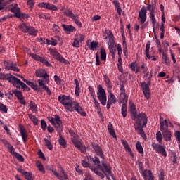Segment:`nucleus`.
<instances>
[{
  "instance_id": "obj_1",
  "label": "nucleus",
  "mask_w": 180,
  "mask_h": 180,
  "mask_svg": "<svg viewBox=\"0 0 180 180\" xmlns=\"http://www.w3.org/2000/svg\"><path fill=\"white\" fill-rule=\"evenodd\" d=\"M129 110L131 116L133 120H138L139 122H143V126L147 125V115L144 112L137 113V110L136 109V105L133 102H129Z\"/></svg>"
},
{
  "instance_id": "obj_2",
  "label": "nucleus",
  "mask_w": 180,
  "mask_h": 180,
  "mask_svg": "<svg viewBox=\"0 0 180 180\" xmlns=\"http://www.w3.org/2000/svg\"><path fill=\"white\" fill-rule=\"evenodd\" d=\"M58 101L61 105H63V106L65 108V109H68V108H72L74 103L75 101L72 100V98L70 96H65V95H60L58 98Z\"/></svg>"
},
{
  "instance_id": "obj_3",
  "label": "nucleus",
  "mask_w": 180,
  "mask_h": 180,
  "mask_svg": "<svg viewBox=\"0 0 180 180\" xmlns=\"http://www.w3.org/2000/svg\"><path fill=\"white\" fill-rule=\"evenodd\" d=\"M49 122L52 126H54L57 133L60 134V133L63 131L64 125H63V121L60 118L59 115H56L54 118H49Z\"/></svg>"
},
{
  "instance_id": "obj_4",
  "label": "nucleus",
  "mask_w": 180,
  "mask_h": 180,
  "mask_svg": "<svg viewBox=\"0 0 180 180\" xmlns=\"http://www.w3.org/2000/svg\"><path fill=\"white\" fill-rule=\"evenodd\" d=\"M147 11H149L150 15L149 18L152 22V27L153 28V32H155V26L158 25V22H157V19H155V6L148 4L146 7Z\"/></svg>"
},
{
  "instance_id": "obj_5",
  "label": "nucleus",
  "mask_w": 180,
  "mask_h": 180,
  "mask_svg": "<svg viewBox=\"0 0 180 180\" xmlns=\"http://www.w3.org/2000/svg\"><path fill=\"white\" fill-rule=\"evenodd\" d=\"M97 88L98 89L97 91V98L98 101H100L101 105H103V106H105L107 102L106 91L101 84H99Z\"/></svg>"
},
{
  "instance_id": "obj_6",
  "label": "nucleus",
  "mask_w": 180,
  "mask_h": 180,
  "mask_svg": "<svg viewBox=\"0 0 180 180\" xmlns=\"http://www.w3.org/2000/svg\"><path fill=\"white\" fill-rule=\"evenodd\" d=\"M20 27L24 33H28L30 36H37L38 31L34 28V27L27 25L26 22H22Z\"/></svg>"
},
{
  "instance_id": "obj_7",
  "label": "nucleus",
  "mask_w": 180,
  "mask_h": 180,
  "mask_svg": "<svg viewBox=\"0 0 180 180\" xmlns=\"http://www.w3.org/2000/svg\"><path fill=\"white\" fill-rule=\"evenodd\" d=\"M74 110H75V112H77V113H79V115H81V116H83L84 117L86 116V112L84 110V108H82V107L79 105V103L77 101H75L72 108H68V112H74Z\"/></svg>"
},
{
  "instance_id": "obj_8",
  "label": "nucleus",
  "mask_w": 180,
  "mask_h": 180,
  "mask_svg": "<svg viewBox=\"0 0 180 180\" xmlns=\"http://www.w3.org/2000/svg\"><path fill=\"white\" fill-rule=\"evenodd\" d=\"M152 147L158 154H161L163 157H167V150H165V146L156 143L155 142L152 143Z\"/></svg>"
},
{
  "instance_id": "obj_9",
  "label": "nucleus",
  "mask_w": 180,
  "mask_h": 180,
  "mask_svg": "<svg viewBox=\"0 0 180 180\" xmlns=\"http://www.w3.org/2000/svg\"><path fill=\"white\" fill-rule=\"evenodd\" d=\"M50 53L52 55L53 58L57 60V61H59V63H62V64H68V60H67L61 54L59 53L58 51H57L56 49H50L49 50Z\"/></svg>"
},
{
  "instance_id": "obj_10",
  "label": "nucleus",
  "mask_w": 180,
  "mask_h": 180,
  "mask_svg": "<svg viewBox=\"0 0 180 180\" xmlns=\"http://www.w3.org/2000/svg\"><path fill=\"white\" fill-rule=\"evenodd\" d=\"M49 171H51V172H52L55 176H56V178H58L59 180H68V174L67 173H65V171H64V169L61 168L60 169V172L62 174H59L58 172H57V171L56 169H54L53 167H50L49 169Z\"/></svg>"
},
{
  "instance_id": "obj_11",
  "label": "nucleus",
  "mask_w": 180,
  "mask_h": 180,
  "mask_svg": "<svg viewBox=\"0 0 180 180\" xmlns=\"http://www.w3.org/2000/svg\"><path fill=\"white\" fill-rule=\"evenodd\" d=\"M134 121L136 122L134 124L135 130H136L139 134H140V136H141L144 139V137H146V134H144V129H143V127H146L147 125L144 126V123L143 122V121Z\"/></svg>"
},
{
  "instance_id": "obj_12",
  "label": "nucleus",
  "mask_w": 180,
  "mask_h": 180,
  "mask_svg": "<svg viewBox=\"0 0 180 180\" xmlns=\"http://www.w3.org/2000/svg\"><path fill=\"white\" fill-rule=\"evenodd\" d=\"M35 75L38 78H44L45 82L49 83L50 82V80L49 79V74H47V72L44 69H37L35 71Z\"/></svg>"
},
{
  "instance_id": "obj_13",
  "label": "nucleus",
  "mask_w": 180,
  "mask_h": 180,
  "mask_svg": "<svg viewBox=\"0 0 180 180\" xmlns=\"http://www.w3.org/2000/svg\"><path fill=\"white\" fill-rule=\"evenodd\" d=\"M151 84H148V83L146 82H143L141 84V86L142 88V91H143V94L145 96V98H146L147 99H150V96H151V94L150 93V86Z\"/></svg>"
},
{
  "instance_id": "obj_14",
  "label": "nucleus",
  "mask_w": 180,
  "mask_h": 180,
  "mask_svg": "<svg viewBox=\"0 0 180 180\" xmlns=\"http://www.w3.org/2000/svg\"><path fill=\"white\" fill-rule=\"evenodd\" d=\"M13 85V86H16L18 89H20L21 86V88H22V89H24V91H26L27 92H29V91H30V88L17 77L15 78V80Z\"/></svg>"
},
{
  "instance_id": "obj_15",
  "label": "nucleus",
  "mask_w": 180,
  "mask_h": 180,
  "mask_svg": "<svg viewBox=\"0 0 180 180\" xmlns=\"http://www.w3.org/2000/svg\"><path fill=\"white\" fill-rule=\"evenodd\" d=\"M0 79H3L4 81L7 80L10 84H13L15 83V81L16 79V77L12 76V74H4V73H0Z\"/></svg>"
},
{
  "instance_id": "obj_16",
  "label": "nucleus",
  "mask_w": 180,
  "mask_h": 180,
  "mask_svg": "<svg viewBox=\"0 0 180 180\" xmlns=\"http://www.w3.org/2000/svg\"><path fill=\"white\" fill-rule=\"evenodd\" d=\"M91 144L96 154L98 155L100 158H102V160H104L105 154H103V150H102V148H101V146H98V144L95 143H92Z\"/></svg>"
},
{
  "instance_id": "obj_17",
  "label": "nucleus",
  "mask_w": 180,
  "mask_h": 180,
  "mask_svg": "<svg viewBox=\"0 0 180 180\" xmlns=\"http://www.w3.org/2000/svg\"><path fill=\"white\" fill-rule=\"evenodd\" d=\"M139 18H140L141 25H144L146 20H147V10L144 7L139 12Z\"/></svg>"
},
{
  "instance_id": "obj_18",
  "label": "nucleus",
  "mask_w": 180,
  "mask_h": 180,
  "mask_svg": "<svg viewBox=\"0 0 180 180\" xmlns=\"http://www.w3.org/2000/svg\"><path fill=\"white\" fill-rule=\"evenodd\" d=\"M62 27L63 28L64 32H65V33L68 34L77 31V29H75V27L71 25H67L65 24H62Z\"/></svg>"
},
{
  "instance_id": "obj_19",
  "label": "nucleus",
  "mask_w": 180,
  "mask_h": 180,
  "mask_svg": "<svg viewBox=\"0 0 180 180\" xmlns=\"http://www.w3.org/2000/svg\"><path fill=\"white\" fill-rule=\"evenodd\" d=\"M62 12H63V14L65 15V16H68V18H70V19H72L76 15L72 13V11L70 8H62Z\"/></svg>"
},
{
  "instance_id": "obj_20",
  "label": "nucleus",
  "mask_w": 180,
  "mask_h": 180,
  "mask_svg": "<svg viewBox=\"0 0 180 180\" xmlns=\"http://www.w3.org/2000/svg\"><path fill=\"white\" fill-rule=\"evenodd\" d=\"M105 33H108V36L106 34H104L105 39L107 40V41H113L115 40V36H113V32L109 30H105Z\"/></svg>"
},
{
  "instance_id": "obj_21",
  "label": "nucleus",
  "mask_w": 180,
  "mask_h": 180,
  "mask_svg": "<svg viewBox=\"0 0 180 180\" xmlns=\"http://www.w3.org/2000/svg\"><path fill=\"white\" fill-rule=\"evenodd\" d=\"M20 133L21 134V136L24 143H27L28 136H27V131H26V129L23 128L22 127H20Z\"/></svg>"
},
{
  "instance_id": "obj_22",
  "label": "nucleus",
  "mask_w": 180,
  "mask_h": 180,
  "mask_svg": "<svg viewBox=\"0 0 180 180\" xmlns=\"http://www.w3.org/2000/svg\"><path fill=\"white\" fill-rule=\"evenodd\" d=\"M9 11L16 15V13H19L20 11V8L18 7V4H13L10 6Z\"/></svg>"
},
{
  "instance_id": "obj_23",
  "label": "nucleus",
  "mask_w": 180,
  "mask_h": 180,
  "mask_svg": "<svg viewBox=\"0 0 180 180\" xmlns=\"http://www.w3.org/2000/svg\"><path fill=\"white\" fill-rule=\"evenodd\" d=\"M107 128L110 136L113 137V139H116V133L115 132V129H113V124H112V122L108 123Z\"/></svg>"
},
{
  "instance_id": "obj_24",
  "label": "nucleus",
  "mask_w": 180,
  "mask_h": 180,
  "mask_svg": "<svg viewBox=\"0 0 180 180\" xmlns=\"http://www.w3.org/2000/svg\"><path fill=\"white\" fill-rule=\"evenodd\" d=\"M78 139H79V136H78L77 134L73 135V136L71 138L72 143L75 147H78V144L81 143V141Z\"/></svg>"
},
{
  "instance_id": "obj_25",
  "label": "nucleus",
  "mask_w": 180,
  "mask_h": 180,
  "mask_svg": "<svg viewBox=\"0 0 180 180\" xmlns=\"http://www.w3.org/2000/svg\"><path fill=\"white\" fill-rule=\"evenodd\" d=\"M38 82L39 86H42L43 89H45V91H46L48 95H51V91H50V89L49 88V86L44 85V82H43L42 79H38Z\"/></svg>"
},
{
  "instance_id": "obj_26",
  "label": "nucleus",
  "mask_w": 180,
  "mask_h": 180,
  "mask_svg": "<svg viewBox=\"0 0 180 180\" xmlns=\"http://www.w3.org/2000/svg\"><path fill=\"white\" fill-rule=\"evenodd\" d=\"M74 82L76 85L75 94L76 96H79V94L81 92V89L79 88V82L78 81V79H75Z\"/></svg>"
},
{
  "instance_id": "obj_27",
  "label": "nucleus",
  "mask_w": 180,
  "mask_h": 180,
  "mask_svg": "<svg viewBox=\"0 0 180 180\" xmlns=\"http://www.w3.org/2000/svg\"><path fill=\"white\" fill-rule=\"evenodd\" d=\"M163 137L166 141H171V132L168 129L163 130Z\"/></svg>"
},
{
  "instance_id": "obj_28",
  "label": "nucleus",
  "mask_w": 180,
  "mask_h": 180,
  "mask_svg": "<svg viewBox=\"0 0 180 180\" xmlns=\"http://www.w3.org/2000/svg\"><path fill=\"white\" fill-rule=\"evenodd\" d=\"M116 102H117V100H116V96H115V94H113V93H110V94L108 95V98L107 103H111V105H113Z\"/></svg>"
},
{
  "instance_id": "obj_29",
  "label": "nucleus",
  "mask_w": 180,
  "mask_h": 180,
  "mask_svg": "<svg viewBox=\"0 0 180 180\" xmlns=\"http://www.w3.org/2000/svg\"><path fill=\"white\" fill-rule=\"evenodd\" d=\"M13 17L14 18H17L18 19H20V20H22V19H27V18H30L29 16V15H27L26 13H21L20 11L18 13L14 14Z\"/></svg>"
},
{
  "instance_id": "obj_30",
  "label": "nucleus",
  "mask_w": 180,
  "mask_h": 180,
  "mask_svg": "<svg viewBox=\"0 0 180 180\" xmlns=\"http://www.w3.org/2000/svg\"><path fill=\"white\" fill-rule=\"evenodd\" d=\"M58 143L60 144V146H62L63 148H67L68 146V143H67V141H65L64 137H63V136H60L59 137Z\"/></svg>"
},
{
  "instance_id": "obj_31",
  "label": "nucleus",
  "mask_w": 180,
  "mask_h": 180,
  "mask_svg": "<svg viewBox=\"0 0 180 180\" xmlns=\"http://www.w3.org/2000/svg\"><path fill=\"white\" fill-rule=\"evenodd\" d=\"M121 115L123 117H127V104L123 103L121 108Z\"/></svg>"
},
{
  "instance_id": "obj_32",
  "label": "nucleus",
  "mask_w": 180,
  "mask_h": 180,
  "mask_svg": "<svg viewBox=\"0 0 180 180\" xmlns=\"http://www.w3.org/2000/svg\"><path fill=\"white\" fill-rule=\"evenodd\" d=\"M90 169L91 171H94L96 174H97L98 176H100V178H101V179H103V178H105V174H103L102 172H98V170H96V169H98L96 168V167H90Z\"/></svg>"
},
{
  "instance_id": "obj_33",
  "label": "nucleus",
  "mask_w": 180,
  "mask_h": 180,
  "mask_svg": "<svg viewBox=\"0 0 180 180\" xmlns=\"http://www.w3.org/2000/svg\"><path fill=\"white\" fill-rule=\"evenodd\" d=\"M100 54H101V61H105L106 60V50H105V48H103V47L101 48Z\"/></svg>"
},
{
  "instance_id": "obj_34",
  "label": "nucleus",
  "mask_w": 180,
  "mask_h": 180,
  "mask_svg": "<svg viewBox=\"0 0 180 180\" xmlns=\"http://www.w3.org/2000/svg\"><path fill=\"white\" fill-rule=\"evenodd\" d=\"M136 148L140 154H144V149H143V146H141V143L140 141H138L136 143Z\"/></svg>"
},
{
  "instance_id": "obj_35",
  "label": "nucleus",
  "mask_w": 180,
  "mask_h": 180,
  "mask_svg": "<svg viewBox=\"0 0 180 180\" xmlns=\"http://www.w3.org/2000/svg\"><path fill=\"white\" fill-rule=\"evenodd\" d=\"M44 144L46 146V147H47L48 150H53V144L51 143V142L50 141H49V139L47 138H44Z\"/></svg>"
},
{
  "instance_id": "obj_36",
  "label": "nucleus",
  "mask_w": 180,
  "mask_h": 180,
  "mask_svg": "<svg viewBox=\"0 0 180 180\" xmlns=\"http://www.w3.org/2000/svg\"><path fill=\"white\" fill-rule=\"evenodd\" d=\"M145 54H146V57H147L148 60L151 59V56H150V42H147L146 45Z\"/></svg>"
},
{
  "instance_id": "obj_37",
  "label": "nucleus",
  "mask_w": 180,
  "mask_h": 180,
  "mask_svg": "<svg viewBox=\"0 0 180 180\" xmlns=\"http://www.w3.org/2000/svg\"><path fill=\"white\" fill-rule=\"evenodd\" d=\"M28 117H30V120L34 123L35 126H37L39 124V120L36 116L32 115V114H28Z\"/></svg>"
},
{
  "instance_id": "obj_38",
  "label": "nucleus",
  "mask_w": 180,
  "mask_h": 180,
  "mask_svg": "<svg viewBox=\"0 0 180 180\" xmlns=\"http://www.w3.org/2000/svg\"><path fill=\"white\" fill-rule=\"evenodd\" d=\"M98 41H91L90 43V46H89V50H91L92 51H95L96 49H98Z\"/></svg>"
},
{
  "instance_id": "obj_39",
  "label": "nucleus",
  "mask_w": 180,
  "mask_h": 180,
  "mask_svg": "<svg viewBox=\"0 0 180 180\" xmlns=\"http://www.w3.org/2000/svg\"><path fill=\"white\" fill-rule=\"evenodd\" d=\"M12 92L13 94H15V96H16L17 99H20L21 98L23 97V94H22V91L16 89L12 90Z\"/></svg>"
},
{
  "instance_id": "obj_40",
  "label": "nucleus",
  "mask_w": 180,
  "mask_h": 180,
  "mask_svg": "<svg viewBox=\"0 0 180 180\" xmlns=\"http://www.w3.org/2000/svg\"><path fill=\"white\" fill-rule=\"evenodd\" d=\"M27 84L29 85V86H30L31 88H32V89H34V91H39L40 88L39 87V86H37V84H33V82H30V81H27Z\"/></svg>"
},
{
  "instance_id": "obj_41",
  "label": "nucleus",
  "mask_w": 180,
  "mask_h": 180,
  "mask_svg": "<svg viewBox=\"0 0 180 180\" xmlns=\"http://www.w3.org/2000/svg\"><path fill=\"white\" fill-rule=\"evenodd\" d=\"M109 50H116V42L114 41H107Z\"/></svg>"
},
{
  "instance_id": "obj_42",
  "label": "nucleus",
  "mask_w": 180,
  "mask_h": 180,
  "mask_svg": "<svg viewBox=\"0 0 180 180\" xmlns=\"http://www.w3.org/2000/svg\"><path fill=\"white\" fill-rule=\"evenodd\" d=\"M79 16L76 15L74 18H72V20H74L75 23L77 25V26H79V27H82V23L79 20Z\"/></svg>"
},
{
  "instance_id": "obj_43",
  "label": "nucleus",
  "mask_w": 180,
  "mask_h": 180,
  "mask_svg": "<svg viewBox=\"0 0 180 180\" xmlns=\"http://www.w3.org/2000/svg\"><path fill=\"white\" fill-rule=\"evenodd\" d=\"M164 125L166 126L167 128H168V121H167V120H165L164 122H160V131H164V130H165Z\"/></svg>"
},
{
  "instance_id": "obj_44",
  "label": "nucleus",
  "mask_w": 180,
  "mask_h": 180,
  "mask_svg": "<svg viewBox=\"0 0 180 180\" xmlns=\"http://www.w3.org/2000/svg\"><path fill=\"white\" fill-rule=\"evenodd\" d=\"M36 165H37V167L38 168L39 171L44 173V167L43 166V164L41 163V162L37 161Z\"/></svg>"
},
{
  "instance_id": "obj_45",
  "label": "nucleus",
  "mask_w": 180,
  "mask_h": 180,
  "mask_svg": "<svg viewBox=\"0 0 180 180\" xmlns=\"http://www.w3.org/2000/svg\"><path fill=\"white\" fill-rule=\"evenodd\" d=\"M75 147L82 151V153H86V148H85V145H83L81 142L78 144V146Z\"/></svg>"
},
{
  "instance_id": "obj_46",
  "label": "nucleus",
  "mask_w": 180,
  "mask_h": 180,
  "mask_svg": "<svg viewBox=\"0 0 180 180\" xmlns=\"http://www.w3.org/2000/svg\"><path fill=\"white\" fill-rule=\"evenodd\" d=\"M30 57H32L34 60H35L36 61H40V63L41 62V60L43 59V57L39 56L37 54H34V53H30Z\"/></svg>"
},
{
  "instance_id": "obj_47",
  "label": "nucleus",
  "mask_w": 180,
  "mask_h": 180,
  "mask_svg": "<svg viewBox=\"0 0 180 180\" xmlns=\"http://www.w3.org/2000/svg\"><path fill=\"white\" fill-rule=\"evenodd\" d=\"M22 174L26 179L33 180V174L32 173L28 172H24V173H22Z\"/></svg>"
},
{
  "instance_id": "obj_48",
  "label": "nucleus",
  "mask_w": 180,
  "mask_h": 180,
  "mask_svg": "<svg viewBox=\"0 0 180 180\" xmlns=\"http://www.w3.org/2000/svg\"><path fill=\"white\" fill-rule=\"evenodd\" d=\"M46 9H49V11H57V6L54 4L46 3Z\"/></svg>"
},
{
  "instance_id": "obj_49",
  "label": "nucleus",
  "mask_w": 180,
  "mask_h": 180,
  "mask_svg": "<svg viewBox=\"0 0 180 180\" xmlns=\"http://www.w3.org/2000/svg\"><path fill=\"white\" fill-rule=\"evenodd\" d=\"M30 106V109H32V110L34 113H36V112H37V105H36L35 103H33V101H31Z\"/></svg>"
},
{
  "instance_id": "obj_50",
  "label": "nucleus",
  "mask_w": 180,
  "mask_h": 180,
  "mask_svg": "<svg viewBox=\"0 0 180 180\" xmlns=\"http://www.w3.org/2000/svg\"><path fill=\"white\" fill-rule=\"evenodd\" d=\"M0 111L3 112V113H8V107L5 105L4 103H0Z\"/></svg>"
},
{
  "instance_id": "obj_51",
  "label": "nucleus",
  "mask_w": 180,
  "mask_h": 180,
  "mask_svg": "<svg viewBox=\"0 0 180 180\" xmlns=\"http://www.w3.org/2000/svg\"><path fill=\"white\" fill-rule=\"evenodd\" d=\"M156 140L161 144L162 143V134H161V131H158L156 133Z\"/></svg>"
},
{
  "instance_id": "obj_52",
  "label": "nucleus",
  "mask_w": 180,
  "mask_h": 180,
  "mask_svg": "<svg viewBox=\"0 0 180 180\" xmlns=\"http://www.w3.org/2000/svg\"><path fill=\"white\" fill-rule=\"evenodd\" d=\"M14 157H15V158L20 161V162H23V161H25V158H23V156H22V155H20V153H15V155H14Z\"/></svg>"
},
{
  "instance_id": "obj_53",
  "label": "nucleus",
  "mask_w": 180,
  "mask_h": 180,
  "mask_svg": "<svg viewBox=\"0 0 180 180\" xmlns=\"http://www.w3.org/2000/svg\"><path fill=\"white\" fill-rule=\"evenodd\" d=\"M105 82L107 88H108V89H110L112 88V82H110V79L105 77Z\"/></svg>"
},
{
  "instance_id": "obj_54",
  "label": "nucleus",
  "mask_w": 180,
  "mask_h": 180,
  "mask_svg": "<svg viewBox=\"0 0 180 180\" xmlns=\"http://www.w3.org/2000/svg\"><path fill=\"white\" fill-rule=\"evenodd\" d=\"M8 150H9V153H11V154H12V155H15L18 153H16V151H15V148H13V146H12V144L8 146Z\"/></svg>"
},
{
  "instance_id": "obj_55",
  "label": "nucleus",
  "mask_w": 180,
  "mask_h": 180,
  "mask_svg": "<svg viewBox=\"0 0 180 180\" xmlns=\"http://www.w3.org/2000/svg\"><path fill=\"white\" fill-rule=\"evenodd\" d=\"M72 47L78 48L79 47V38H75L72 44Z\"/></svg>"
},
{
  "instance_id": "obj_56",
  "label": "nucleus",
  "mask_w": 180,
  "mask_h": 180,
  "mask_svg": "<svg viewBox=\"0 0 180 180\" xmlns=\"http://www.w3.org/2000/svg\"><path fill=\"white\" fill-rule=\"evenodd\" d=\"M89 94L91 95V98H93V99L96 98L95 97V90H94V88H92V86H89Z\"/></svg>"
},
{
  "instance_id": "obj_57",
  "label": "nucleus",
  "mask_w": 180,
  "mask_h": 180,
  "mask_svg": "<svg viewBox=\"0 0 180 180\" xmlns=\"http://www.w3.org/2000/svg\"><path fill=\"white\" fill-rule=\"evenodd\" d=\"M82 164L84 168H91V167H94L92 165H89V162L87 160H82Z\"/></svg>"
},
{
  "instance_id": "obj_58",
  "label": "nucleus",
  "mask_w": 180,
  "mask_h": 180,
  "mask_svg": "<svg viewBox=\"0 0 180 180\" xmlns=\"http://www.w3.org/2000/svg\"><path fill=\"white\" fill-rule=\"evenodd\" d=\"M121 98H122V103H126V105H127V101H128L129 96H127V94H122Z\"/></svg>"
},
{
  "instance_id": "obj_59",
  "label": "nucleus",
  "mask_w": 180,
  "mask_h": 180,
  "mask_svg": "<svg viewBox=\"0 0 180 180\" xmlns=\"http://www.w3.org/2000/svg\"><path fill=\"white\" fill-rule=\"evenodd\" d=\"M39 19H46V20H50V17H49L46 13L39 14Z\"/></svg>"
},
{
  "instance_id": "obj_60",
  "label": "nucleus",
  "mask_w": 180,
  "mask_h": 180,
  "mask_svg": "<svg viewBox=\"0 0 180 180\" xmlns=\"http://www.w3.org/2000/svg\"><path fill=\"white\" fill-rule=\"evenodd\" d=\"M41 63H42V64H44L46 67H51V64L49 63V60H46L44 58H42Z\"/></svg>"
},
{
  "instance_id": "obj_61",
  "label": "nucleus",
  "mask_w": 180,
  "mask_h": 180,
  "mask_svg": "<svg viewBox=\"0 0 180 180\" xmlns=\"http://www.w3.org/2000/svg\"><path fill=\"white\" fill-rule=\"evenodd\" d=\"M41 127L44 131L46 130V127H47V123L44 120H41Z\"/></svg>"
},
{
  "instance_id": "obj_62",
  "label": "nucleus",
  "mask_w": 180,
  "mask_h": 180,
  "mask_svg": "<svg viewBox=\"0 0 180 180\" xmlns=\"http://www.w3.org/2000/svg\"><path fill=\"white\" fill-rule=\"evenodd\" d=\"M54 81L57 84V85H60L61 84V79L58 75L54 76Z\"/></svg>"
},
{
  "instance_id": "obj_63",
  "label": "nucleus",
  "mask_w": 180,
  "mask_h": 180,
  "mask_svg": "<svg viewBox=\"0 0 180 180\" xmlns=\"http://www.w3.org/2000/svg\"><path fill=\"white\" fill-rule=\"evenodd\" d=\"M126 89H124V84H120V96H122V95H124Z\"/></svg>"
},
{
  "instance_id": "obj_64",
  "label": "nucleus",
  "mask_w": 180,
  "mask_h": 180,
  "mask_svg": "<svg viewBox=\"0 0 180 180\" xmlns=\"http://www.w3.org/2000/svg\"><path fill=\"white\" fill-rule=\"evenodd\" d=\"M162 56H163V60H164L165 64H167V65H168V64H169V58L165 53H163Z\"/></svg>"
}]
</instances>
